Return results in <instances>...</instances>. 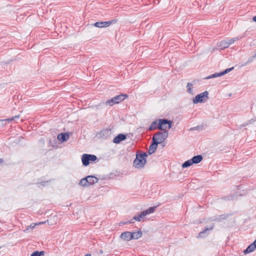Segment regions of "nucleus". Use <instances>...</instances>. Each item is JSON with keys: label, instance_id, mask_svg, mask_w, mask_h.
I'll use <instances>...</instances> for the list:
<instances>
[{"label": "nucleus", "instance_id": "a878e982", "mask_svg": "<svg viewBox=\"0 0 256 256\" xmlns=\"http://www.w3.org/2000/svg\"><path fill=\"white\" fill-rule=\"evenodd\" d=\"M192 84L190 82H188L187 84L186 88H187L188 92L189 94H192Z\"/></svg>", "mask_w": 256, "mask_h": 256}, {"label": "nucleus", "instance_id": "f8f14e48", "mask_svg": "<svg viewBox=\"0 0 256 256\" xmlns=\"http://www.w3.org/2000/svg\"><path fill=\"white\" fill-rule=\"evenodd\" d=\"M214 226V224H212L209 228H206L204 230L199 233L198 238H204L208 235V232L213 230Z\"/></svg>", "mask_w": 256, "mask_h": 256}, {"label": "nucleus", "instance_id": "20e7f679", "mask_svg": "<svg viewBox=\"0 0 256 256\" xmlns=\"http://www.w3.org/2000/svg\"><path fill=\"white\" fill-rule=\"evenodd\" d=\"M128 96L126 94H120L112 98L111 99L106 102V104L107 106H112L114 104H119L120 102L124 100Z\"/></svg>", "mask_w": 256, "mask_h": 256}, {"label": "nucleus", "instance_id": "aec40b11", "mask_svg": "<svg viewBox=\"0 0 256 256\" xmlns=\"http://www.w3.org/2000/svg\"><path fill=\"white\" fill-rule=\"evenodd\" d=\"M244 37V35H242V36H236V37H235V38H230V39L228 40H227L229 46H230V44H232L234 42L236 41L240 40L242 38Z\"/></svg>", "mask_w": 256, "mask_h": 256}, {"label": "nucleus", "instance_id": "5701e85b", "mask_svg": "<svg viewBox=\"0 0 256 256\" xmlns=\"http://www.w3.org/2000/svg\"><path fill=\"white\" fill-rule=\"evenodd\" d=\"M192 164H193V163H192V161L191 160V159L190 160H188L186 161L184 163L182 164V168H188V166H190Z\"/></svg>", "mask_w": 256, "mask_h": 256}, {"label": "nucleus", "instance_id": "a211bd4d", "mask_svg": "<svg viewBox=\"0 0 256 256\" xmlns=\"http://www.w3.org/2000/svg\"><path fill=\"white\" fill-rule=\"evenodd\" d=\"M158 126H159V122H158V120H156L152 122V123L150 124V126L148 130L150 131H152V130H155L156 129H158Z\"/></svg>", "mask_w": 256, "mask_h": 256}, {"label": "nucleus", "instance_id": "393cba45", "mask_svg": "<svg viewBox=\"0 0 256 256\" xmlns=\"http://www.w3.org/2000/svg\"><path fill=\"white\" fill-rule=\"evenodd\" d=\"M44 254V251H38V250H36V251H34V252H32L30 256H43Z\"/></svg>", "mask_w": 256, "mask_h": 256}, {"label": "nucleus", "instance_id": "bb28decb", "mask_svg": "<svg viewBox=\"0 0 256 256\" xmlns=\"http://www.w3.org/2000/svg\"><path fill=\"white\" fill-rule=\"evenodd\" d=\"M234 69V67H232L230 68H226V70H224L222 71V76L224 75L225 74L230 72L232 70Z\"/></svg>", "mask_w": 256, "mask_h": 256}, {"label": "nucleus", "instance_id": "423d86ee", "mask_svg": "<svg viewBox=\"0 0 256 256\" xmlns=\"http://www.w3.org/2000/svg\"><path fill=\"white\" fill-rule=\"evenodd\" d=\"M97 160V157L94 154H84L82 156V161L84 166H88L90 162H94Z\"/></svg>", "mask_w": 256, "mask_h": 256}, {"label": "nucleus", "instance_id": "f03ea898", "mask_svg": "<svg viewBox=\"0 0 256 256\" xmlns=\"http://www.w3.org/2000/svg\"><path fill=\"white\" fill-rule=\"evenodd\" d=\"M168 131L158 132H156L152 138V141L158 142V144L162 143L168 138Z\"/></svg>", "mask_w": 256, "mask_h": 256}, {"label": "nucleus", "instance_id": "9b49d317", "mask_svg": "<svg viewBox=\"0 0 256 256\" xmlns=\"http://www.w3.org/2000/svg\"><path fill=\"white\" fill-rule=\"evenodd\" d=\"M120 237L122 240L127 242L134 239V237L132 236V232H122Z\"/></svg>", "mask_w": 256, "mask_h": 256}, {"label": "nucleus", "instance_id": "b1692460", "mask_svg": "<svg viewBox=\"0 0 256 256\" xmlns=\"http://www.w3.org/2000/svg\"><path fill=\"white\" fill-rule=\"evenodd\" d=\"M222 76V72H216L212 75L209 76H208L206 77V79H210L212 78H217L219 76Z\"/></svg>", "mask_w": 256, "mask_h": 256}, {"label": "nucleus", "instance_id": "72a5a7b5", "mask_svg": "<svg viewBox=\"0 0 256 256\" xmlns=\"http://www.w3.org/2000/svg\"><path fill=\"white\" fill-rule=\"evenodd\" d=\"M162 144V146L163 148L166 146V143H161Z\"/></svg>", "mask_w": 256, "mask_h": 256}, {"label": "nucleus", "instance_id": "6ab92c4d", "mask_svg": "<svg viewBox=\"0 0 256 256\" xmlns=\"http://www.w3.org/2000/svg\"><path fill=\"white\" fill-rule=\"evenodd\" d=\"M202 158H203L201 155H197L191 158V160L193 164H197L200 163L202 160Z\"/></svg>", "mask_w": 256, "mask_h": 256}, {"label": "nucleus", "instance_id": "dca6fc26", "mask_svg": "<svg viewBox=\"0 0 256 256\" xmlns=\"http://www.w3.org/2000/svg\"><path fill=\"white\" fill-rule=\"evenodd\" d=\"M158 142L152 140L150 145L149 146L148 152L151 154L155 152L158 148Z\"/></svg>", "mask_w": 256, "mask_h": 256}, {"label": "nucleus", "instance_id": "ddd939ff", "mask_svg": "<svg viewBox=\"0 0 256 256\" xmlns=\"http://www.w3.org/2000/svg\"><path fill=\"white\" fill-rule=\"evenodd\" d=\"M230 216L228 214H222L211 218L212 221L220 222L226 220Z\"/></svg>", "mask_w": 256, "mask_h": 256}, {"label": "nucleus", "instance_id": "4be33fe9", "mask_svg": "<svg viewBox=\"0 0 256 256\" xmlns=\"http://www.w3.org/2000/svg\"><path fill=\"white\" fill-rule=\"evenodd\" d=\"M132 236L134 237V239L137 240L142 236V232L141 230H139L136 232H132Z\"/></svg>", "mask_w": 256, "mask_h": 256}, {"label": "nucleus", "instance_id": "473e14b6", "mask_svg": "<svg viewBox=\"0 0 256 256\" xmlns=\"http://www.w3.org/2000/svg\"><path fill=\"white\" fill-rule=\"evenodd\" d=\"M252 20L254 22H256V16H254L252 18Z\"/></svg>", "mask_w": 256, "mask_h": 256}, {"label": "nucleus", "instance_id": "c85d7f7f", "mask_svg": "<svg viewBox=\"0 0 256 256\" xmlns=\"http://www.w3.org/2000/svg\"><path fill=\"white\" fill-rule=\"evenodd\" d=\"M254 58H253V56H252L250 57V58H248V61H247V63L250 64V63L252 62L254 60Z\"/></svg>", "mask_w": 256, "mask_h": 256}, {"label": "nucleus", "instance_id": "f3484780", "mask_svg": "<svg viewBox=\"0 0 256 256\" xmlns=\"http://www.w3.org/2000/svg\"><path fill=\"white\" fill-rule=\"evenodd\" d=\"M57 138L62 142H66L69 138V135L67 133H60L57 136Z\"/></svg>", "mask_w": 256, "mask_h": 256}, {"label": "nucleus", "instance_id": "f704fd0d", "mask_svg": "<svg viewBox=\"0 0 256 256\" xmlns=\"http://www.w3.org/2000/svg\"><path fill=\"white\" fill-rule=\"evenodd\" d=\"M4 162V160L2 158H0V164H2Z\"/></svg>", "mask_w": 256, "mask_h": 256}, {"label": "nucleus", "instance_id": "412c9836", "mask_svg": "<svg viewBox=\"0 0 256 256\" xmlns=\"http://www.w3.org/2000/svg\"><path fill=\"white\" fill-rule=\"evenodd\" d=\"M229 46H230L226 40L221 41L219 44V46L222 50L228 48Z\"/></svg>", "mask_w": 256, "mask_h": 256}, {"label": "nucleus", "instance_id": "2f4dec72", "mask_svg": "<svg viewBox=\"0 0 256 256\" xmlns=\"http://www.w3.org/2000/svg\"><path fill=\"white\" fill-rule=\"evenodd\" d=\"M248 64V63H247V62H244V63L242 64V66H246V65H247Z\"/></svg>", "mask_w": 256, "mask_h": 256}, {"label": "nucleus", "instance_id": "39448f33", "mask_svg": "<svg viewBox=\"0 0 256 256\" xmlns=\"http://www.w3.org/2000/svg\"><path fill=\"white\" fill-rule=\"evenodd\" d=\"M159 122L158 130L165 131L167 130L166 128L168 130L172 128V122L167 119H158Z\"/></svg>", "mask_w": 256, "mask_h": 256}, {"label": "nucleus", "instance_id": "7c9ffc66", "mask_svg": "<svg viewBox=\"0 0 256 256\" xmlns=\"http://www.w3.org/2000/svg\"><path fill=\"white\" fill-rule=\"evenodd\" d=\"M46 182H42L40 183V185H42V186H44V185H45V183H46Z\"/></svg>", "mask_w": 256, "mask_h": 256}, {"label": "nucleus", "instance_id": "2eb2a0df", "mask_svg": "<svg viewBox=\"0 0 256 256\" xmlns=\"http://www.w3.org/2000/svg\"><path fill=\"white\" fill-rule=\"evenodd\" d=\"M256 249V240H255L252 244H250L244 250V254H248L254 252Z\"/></svg>", "mask_w": 256, "mask_h": 256}, {"label": "nucleus", "instance_id": "7ed1b4c3", "mask_svg": "<svg viewBox=\"0 0 256 256\" xmlns=\"http://www.w3.org/2000/svg\"><path fill=\"white\" fill-rule=\"evenodd\" d=\"M98 179L92 176H88L82 178L79 182V184L82 186H88L96 183Z\"/></svg>", "mask_w": 256, "mask_h": 256}, {"label": "nucleus", "instance_id": "c756f323", "mask_svg": "<svg viewBox=\"0 0 256 256\" xmlns=\"http://www.w3.org/2000/svg\"><path fill=\"white\" fill-rule=\"evenodd\" d=\"M133 222H132V220H130V221H126V222H122V224H130V223H132Z\"/></svg>", "mask_w": 256, "mask_h": 256}, {"label": "nucleus", "instance_id": "58836bf2", "mask_svg": "<svg viewBox=\"0 0 256 256\" xmlns=\"http://www.w3.org/2000/svg\"><path fill=\"white\" fill-rule=\"evenodd\" d=\"M2 247H0V248H1Z\"/></svg>", "mask_w": 256, "mask_h": 256}, {"label": "nucleus", "instance_id": "1a4fd4ad", "mask_svg": "<svg viewBox=\"0 0 256 256\" xmlns=\"http://www.w3.org/2000/svg\"><path fill=\"white\" fill-rule=\"evenodd\" d=\"M116 22V20H113L106 22H96L93 25L94 26L99 28H106L112 24H115Z\"/></svg>", "mask_w": 256, "mask_h": 256}, {"label": "nucleus", "instance_id": "9d476101", "mask_svg": "<svg viewBox=\"0 0 256 256\" xmlns=\"http://www.w3.org/2000/svg\"><path fill=\"white\" fill-rule=\"evenodd\" d=\"M112 133L110 128H104L100 132L99 136L100 138L106 139L110 136Z\"/></svg>", "mask_w": 256, "mask_h": 256}, {"label": "nucleus", "instance_id": "4468645a", "mask_svg": "<svg viewBox=\"0 0 256 256\" xmlns=\"http://www.w3.org/2000/svg\"><path fill=\"white\" fill-rule=\"evenodd\" d=\"M126 138V134H120L113 139L112 142L116 144H120L121 142L124 140Z\"/></svg>", "mask_w": 256, "mask_h": 256}, {"label": "nucleus", "instance_id": "f257e3e1", "mask_svg": "<svg viewBox=\"0 0 256 256\" xmlns=\"http://www.w3.org/2000/svg\"><path fill=\"white\" fill-rule=\"evenodd\" d=\"M140 151H138L136 153V158L134 160L133 164L134 166L136 168H142L146 162V158L148 156V154L146 152H142V153H138Z\"/></svg>", "mask_w": 256, "mask_h": 256}, {"label": "nucleus", "instance_id": "0eeeda50", "mask_svg": "<svg viewBox=\"0 0 256 256\" xmlns=\"http://www.w3.org/2000/svg\"><path fill=\"white\" fill-rule=\"evenodd\" d=\"M156 208V206L150 207L148 210L142 212L140 214H138V216H134L133 220L140 222L142 218L146 216L147 214L154 212L155 211Z\"/></svg>", "mask_w": 256, "mask_h": 256}, {"label": "nucleus", "instance_id": "6e6552de", "mask_svg": "<svg viewBox=\"0 0 256 256\" xmlns=\"http://www.w3.org/2000/svg\"><path fill=\"white\" fill-rule=\"evenodd\" d=\"M208 92L207 91H205L198 94L193 98L194 103L197 104L198 102H202L206 99H208Z\"/></svg>", "mask_w": 256, "mask_h": 256}, {"label": "nucleus", "instance_id": "cd10ccee", "mask_svg": "<svg viewBox=\"0 0 256 256\" xmlns=\"http://www.w3.org/2000/svg\"><path fill=\"white\" fill-rule=\"evenodd\" d=\"M36 224L35 223H32L30 224V226H28V228H27L24 230V232H27L28 230H29L30 228H31L32 230L35 226H36Z\"/></svg>", "mask_w": 256, "mask_h": 256}, {"label": "nucleus", "instance_id": "c9c22d12", "mask_svg": "<svg viewBox=\"0 0 256 256\" xmlns=\"http://www.w3.org/2000/svg\"><path fill=\"white\" fill-rule=\"evenodd\" d=\"M84 256H91V254H87Z\"/></svg>", "mask_w": 256, "mask_h": 256}, {"label": "nucleus", "instance_id": "e433bc0d", "mask_svg": "<svg viewBox=\"0 0 256 256\" xmlns=\"http://www.w3.org/2000/svg\"><path fill=\"white\" fill-rule=\"evenodd\" d=\"M253 58H256V53L254 55L252 56Z\"/></svg>", "mask_w": 256, "mask_h": 256}, {"label": "nucleus", "instance_id": "4c0bfd02", "mask_svg": "<svg viewBox=\"0 0 256 256\" xmlns=\"http://www.w3.org/2000/svg\"><path fill=\"white\" fill-rule=\"evenodd\" d=\"M100 254H102V250H100Z\"/></svg>", "mask_w": 256, "mask_h": 256}]
</instances>
